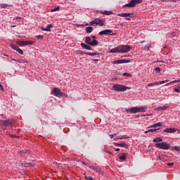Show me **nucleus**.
<instances>
[{"label":"nucleus","mask_w":180,"mask_h":180,"mask_svg":"<svg viewBox=\"0 0 180 180\" xmlns=\"http://www.w3.org/2000/svg\"><path fill=\"white\" fill-rule=\"evenodd\" d=\"M27 153H29V150H25L22 152H19L20 155H23V154H26Z\"/></svg>","instance_id":"38"},{"label":"nucleus","mask_w":180,"mask_h":180,"mask_svg":"<svg viewBox=\"0 0 180 180\" xmlns=\"http://www.w3.org/2000/svg\"><path fill=\"white\" fill-rule=\"evenodd\" d=\"M93 31H94V27H87L86 28V33H92Z\"/></svg>","instance_id":"27"},{"label":"nucleus","mask_w":180,"mask_h":180,"mask_svg":"<svg viewBox=\"0 0 180 180\" xmlns=\"http://www.w3.org/2000/svg\"><path fill=\"white\" fill-rule=\"evenodd\" d=\"M18 46H32L34 44L33 41H20L17 42Z\"/></svg>","instance_id":"10"},{"label":"nucleus","mask_w":180,"mask_h":180,"mask_svg":"<svg viewBox=\"0 0 180 180\" xmlns=\"http://www.w3.org/2000/svg\"><path fill=\"white\" fill-rule=\"evenodd\" d=\"M11 49H13V50H15L17 52L19 51V49H20V48H19V46H16L15 44H11Z\"/></svg>","instance_id":"22"},{"label":"nucleus","mask_w":180,"mask_h":180,"mask_svg":"<svg viewBox=\"0 0 180 180\" xmlns=\"http://www.w3.org/2000/svg\"><path fill=\"white\" fill-rule=\"evenodd\" d=\"M57 11H60V7H56L51 10V12H57Z\"/></svg>","instance_id":"36"},{"label":"nucleus","mask_w":180,"mask_h":180,"mask_svg":"<svg viewBox=\"0 0 180 180\" xmlns=\"http://www.w3.org/2000/svg\"><path fill=\"white\" fill-rule=\"evenodd\" d=\"M11 137H12V139H15L17 136L15 135L12 134V135H11Z\"/></svg>","instance_id":"52"},{"label":"nucleus","mask_w":180,"mask_h":180,"mask_svg":"<svg viewBox=\"0 0 180 180\" xmlns=\"http://www.w3.org/2000/svg\"><path fill=\"white\" fill-rule=\"evenodd\" d=\"M155 146L157 148H160V150H169V148H171V145L167 142L155 143Z\"/></svg>","instance_id":"4"},{"label":"nucleus","mask_w":180,"mask_h":180,"mask_svg":"<svg viewBox=\"0 0 180 180\" xmlns=\"http://www.w3.org/2000/svg\"><path fill=\"white\" fill-rule=\"evenodd\" d=\"M11 49H13V50H15L17 52L19 51V49H20V48H19V46H16L15 44H11Z\"/></svg>","instance_id":"21"},{"label":"nucleus","mask_w":180,"mask_h":180,"mask_svg":"<svg viewBox=\"0 0 180 180\" xmlns=\"http://www.w3.org/2000/svg\"><path fill=\"white\" fill-rule=\"evenodd\" d=\"M131 48L129 45H120L111 49L109 53H129Z\"/></svg>","instance_id":"1"},{"label":"nucleus","mask_w":180,"mask_h":180,"mask_svg":"<svg viewBox=\"0 0 180 180\" xmlns=\"http://www.w3.org/2000/svg\"><path fill=\"white\" fill-rule=\"evenodd\" d=\"M124 139H130L129 136H127V135H124L122 136H117L114 139L115 141H117V140H124Z\"/></svg>","instance_id":"18"},{"label":"nucleus","mask_w":180,"mask_h":180,"mask_svg":"<svg viewBox=\"0 0 180 180\" xmlns=\"http://www.w3.org/2000/svg\"><path fill=\"white\" fill-rule=\"evenodd\" d=\"M116 136V134H110V139H113V137H115Z\"/></svg>","instance_id":"47"},{"label":"nucleus","mask_w":180,"mask_h":180,"mask_svg":"<svg viewBox=\"0 0 180 180\" xmlns=\"http://www.w3.org/2000/svg\"><path fill=\"white\" fill-rule=\"evenodd\" d=\"M169 167H172L174 165V162L167 163V164Z\"/></svg>","instance_id":"48"},{"label":"nucleus","mask_w":180,"mask_h":180,"mask_svg":"<svg viewBox=\"0 0 180 180\" xmlns=\"http://www.w3.org/2000/svg\"><path fill=\"white\" fill-rule=\"evenodd\" d=\"M15 19L18 20V19H22V17H16L15 18H14V20Z\"/></svg>","instance_id":"54"},{"label":"nucleus","mask_w":180,"mask_h":180,"mask_svg":"<svg viewBox=\"0 0 180 180\" xmlns=\"http://www.w3.org/2000/svg\"><path fill=\"white\" fill-rule=\"evenodd\" d=\"M85 54H86L87 56H99V53H96V52H93V53H91V52H87V53H85Z\"/></svg>","instance_id":"28"},{"label":"nucleus","mask_w":180,"mask_h":180,"mask_svg":"<svg viewBox=\"0 0 180 180\" xmlns=\"http://www.w3.org/2000/svg\"><path fill=\"white\" fill-rule=\"evenodd\" d=\"M146 116H153V114H146Z\"/></svg>","instance_id":"57"},{"label":"nucleus","mask_w":180,"mask_h":180,"mask_svg":"<svg viewBox=\"0 0 180 180\" xmlns=\"http://www.w3.org/2000/svg\"><path fill=\"white\" fill-rule=\"evenodd\" d=\"M80 53H81V54H85V53H86V52H82V51H81Z\"/></svg>","instance_id":"60"},{"label":"nucleus","mask_w":180,"mask_h":180,"mask_svg":"<svg viewBox=\"0 0 180 180\" xmlns=\"http://www.w3.org/2000/svg\"><path fill=\"white\" fill-rule=\"evenodd\" d=\"M11 60H12V61H15V59H13V58H11Z\"/></svg>","instance_id":"63"},{"label":"nucleus","mask_w":180,"mask_h":180,"mask_svg":"<svg viewBox=\"0 0 180 180\" xmlns=\"http://www.w3.org/2000/svg\"><path fill=\"white\" fill-rule=\"evenodd\" d=\"M131 113H138L137 107H133L129 110Z\"/></svg>","instance_id":"24"},{"label":"nucleus","mask_w":180,"mask_h":180,"mask_svg":"<svg viewBox=\"0 0 180 180\" xmlns=\"http://www.w3.org/2000/svg\"><path fill=\"white\" fill-rule=\"evenodd\" d=\"M81 46L83 47V49H85L86 50H92V48L91 47V46L86 44L84 43H82L81 44Z\"/></svg>","instance_id":"19"},{"label":"nucleus","mask_w":180,"mask_h":180,"mask_svg":"<svg viewBox=\"0 0 180 180\" xmlns=\"http://www.w3.org/2000/svg\"><path fill=\"white\" fill-rule=\"evenodd\" d=\"M161 126H162V123L157 122L152 124L150 127H148V129H155V127H161Z\"/></svg>","instance_id":"17"},{"label":"nucleus","mask_w":180,"mask_h":180,"mask_svg":"<svg viewBox=\"0 0 180 180\" xmlns=\"http://www.w3.org/2000/svg\"><path fill=\"white\" fill-rule=\"evenodd\" d=\"M178 1H180V0H176V2H178Z\"/></svg>","instance_id":"64"},{"label":"nucleus","mask_w":180,"mask_h":180,"mask_svg":"<svg viewBox=\"0 0 180 180\" xmlns=\"http://www.w3.org/2000/svg\"><path fill=\"white\" fill-rule=\"evenodd\" d=\"M15 61L17 63H23V61H22V60H20V59L15 60Z\"/></svg>","instance_id":"46"},{"label":"nucleus","mask_w":180,"mask_h":180,"mask_svg":"<svg viewBox=\"0 0 180 180\" xmlns=\"http://www.w3.org/2000/svg\"><path fill=\"white\" fill-rule=\"evenodd\" d=\"M178 82H180V79L171 82V84H178Z\"/></svg>","instance_id":"41"},{"label":"nucleus","mask_w":180,"mask_h":180,"mask_svg":"<svg viewBox=\"0 0 180 180\" xmlns=\"http://www.w3.org/2000/svg\"><path fill=\"white\" fill-rule=\"evenodd\" d=\"M157 130H160V129H150L148 131H146L145 134H147V133H154V131H157Z\"/></svg>","instance_id":"25"},{"label":"nucleus","mask_w":180,"mask_h":180,"mask_svg":"<svg viewBox=\"0 0 180 180\" xmlns=\"http://www.w3.org/2000/svg\"><path fill=\"white\" fill-rule=\"evenodd\" d=\"M172 150H174L175 151L179 152L180 151V147L175 146L172 148Z\"/></svg>","instance_id":"32"},{"label":"nucleus","mask_w":180,"mask_h":180,"mask_svg":"<svg viewBox=\"0 0 180 180\" xmlns=\"http://www.w3.org/2000/svg\"><path fill=\"white\" fill-rule=\"evenodd\" d=\"M162 141V139L160 137H157L153 139V143H161Z\"/></svg>","instance_id":"26"},{"label":"nucleus","mask_w":180,"mask_h":180,"mask_svg":"<svg viewBox=\"0 0 180 180\" xmlns=\"http://www.w3.org/2000/svg\"><path fill=\"white\" fill-rule=\"evenodd\" d=\"M0 90L4 91V87L2 86V84L0 83Z\"/></svg>","instance_id":"50"},{"label":"nucleus","mask_w":180,"mask_h":180,"mask_svg":"<svg viewBox=\"0 0 180 180\" xmlns=\"http://www.w3.org/2000/svg\"><path fill=\"white\" fill-rule=\"evenodd\" d=\"M147 111V107H139V108H137V112L138 113L140 112H146Z\"/></svg>","instance_id":"20"},{"label":"nucleus","mask_w":180,"mask_h":180,"mask_svg":"<svg viewBox=\"0 0 180 180\" xmlns=\"http://www.w3.org/2000/svg\"><path fill=\"white\" fill-rule=\"evenodd\" d=\"M91 38L94 39V40H96V37L95 36H91Z\"/></svg>","instance_id":"53"},{"label":"nucleus","mask_w":180,"mask_h":180,"mask_svg":"<svg viewBox=\"0 0 180 180\" xmlns=\"http://www.w3.org/2000/svg\"><path fill=\"white\" fill-rule=\"evenodd\" d=\"M120 147H122L123 148H129V145L126 143H120Z\"/></svg>","instance_id":"29"},{"label":"nucleus","mask_w":180,"mask_h":180,"mask_svg":"<svg viewBox=\"0 0 180 180\" xmlns=\"http://www.w3.org/2000/svg\"><path fill=\"white\" fill-rule=\"evenodd\" d=\"M36 37L38 39V40H41V39H44L43 36L41 35H37Z\"/></svg>","instance_id":"43"},{"label":"nucleus","mask_w":180,"mask_h":180,"mask_svg":"<svg viewBox=\"0 0 180 180\" xmlns=\"http://www.w3.org/2000/svg\"><path fill=\"white\" fill-rule=\"evenodd\" d=\"M103 151H105V153H107L108 154H112L111 152H110L109 150L104 149Z\"/></svg>","instance_id":"45"},{"label":"nucleus","mask_w":180,"mask_h":180,"mask_svg":"<svg viewBox=\"0 0 180 180\" xmlns=\"http://www.w3.org/2000/svg\"><path fill=\"white\" fill-rule=\"evenodd\" d=\"M51 27H53V25L49 24L47 25L46 28L41 27V30H42L43 32H51Z\"/></svg>","instance_id":"15"},{"label":"nucleus","mask_w":180,"mask_h":180,"mask_svg":"<svg viewBox=\"0 0 180 180\" xmlns=\"http://www.w3.org/2000/svg\"><path fill=\"white\" fill-rule=\"evenodd\" d=\"M1 6L3 8H8V5H6V4H1Z\"/></svg>","instance_id":"44"},{"label":"nucleus","mask_w":180,"mask_h":180,"mask_svg":"<svg viewBox=\"0 0 180 180\" xmlns=\"http://www.w3.org/2000/svg\"><path fill=\"white\" fill-rule=\"evenodd\" d=\"M162 2H176V0H161Z\"/></svg>","instance_id":"37"},{"label":"nucleus","mask_w":180,"mask_h":180,"mask_svg":"<svg viewBox=\"0 0 180 180\" xmlns=\"http://www.w3.org/2000/svg\"><path fill=\"white\" fill-rule=\"evenodd\" d=\"M117 16H120L121 18H133V13H122L117 14Z\"/></svg>","instance_id":"13"},{"label":"nucleus","mask_w":180,"mask_h":180,"mask_svg":"<svg viewBox=\"0 0 180 180\" xmlns=\"http://www.w3.org/2000/svg\"><path fill=\"white\" fill-rule=\"evenodd\" d=\"M155 85H158V83H157V82L153 83H149L148 84H147L146 88H148L150 86H155Z\"/></svg>","instance_id":"30"},{"label":"nucleus","mask_w":180,"mask_h":180,"mask_svg":"<svg viewBox=\"0 0 180 180\" xmlns=\"http://www.w3.org/2000/svg\"><path fill=\"white\" fill-rule=\"evenodd\" d=\"M174 92H176V94H179L180 93V86H178L177 87H176L174 89Z\"/></svg>","instance_id":"35"},{"label":"nucleus","mask_w":180,"mask_h":180,"mask_svg":"<svg viewBox=\"0 0 180 180\" xmlns=\"http://www.w3.org/2000/svg\"><path fill=\"white\" fill-rule=\"evenodd\" d=\"M4 56H5L6 57H8V56L7 54H4Z\"/></svg>","instance_id":"62"},{"label":"nucleus","mask_w":180,"mask_h":180,"mask_svg":"<svg viewBox=\"0 0 180 180\" xmlns=\"http://www.w3.org/2000/svg\"><path fill=\"white\" fill-rule=\"evenodd\" d=\"M141 0H131L129 4L124 5L126 8H134L136 5H139V4H141Z\"/></svg>","instance_id":"5"},{"label":"nucleus","mask_w":180,"mask_h":180,"mask_svg":"<svg viewBox=\"0 0 180 180\" xmlns=\"http://www.w3.org/2000/svg\"><path fill=\"white\" fill-rule=\"evenodd\" d=\"M127 89H130V87L120 84H115L112 88V91H116L117 92H124Z\"/></svg>","instance_id":"2"},{"label":"nucleus","mask_w":180,"mask_h":180,"mask_svg":"<svg viewBox=\"0 0 180 180\" xmlns=\"http://www.w3.org/2000/svg\"><path fill=\"white\" fill-rule=\"evenodd\" d=\"M115 151H120V148L115 149Z\"/></svg>","instance_id":"58"},{"label":"nucleus","mask_w":180,"mask_h":180,"mask_svg":"<svg viewBox=\"0 0 180 180\" xmlns=\"http://www.w3.org/2000/svg\"><path fill=\"white\" fill-rule=\"evenodd\" d=\"M51 94H53L54 96H56L58 98L63 96V93L61 92V90L57 87L53 89V91H51Z\"/></svg>","instance_id":"11"},{"label":"nucleus","mask_w":180,"mask_h":180,"mask_svg":"<svg viewBox=\"0 0 180 180\" xmlns=\"http://www.w3.org/2000/svg\"><path fill=\"white\" fill-rule=\"evenodd\" d=\"M98 34L99 36H103L104 34L105 35L110 34V36H116V33H113V31L112 30H105L101 31Z\"/></svg>","instance_id":"9"},{"label":"nucleus","mask_w":180,"mask_h":180,"mask_svg":"<svg viewBox=\"0 0 180 180\" xmlns=\"http://www.w3.org/2000/svg\"><path fill=\"white\" fill-rule=\"evenodd\" d=\"M164 133H175L176 129L175 128H167L166 129L163 130Z\"/></svg>","instance_id":"16"},{"label":"nucleus","mask_w":180,"mask_h":180,"mask_svg":"<svg viewBox=\"0 0 180 180\" xmlns=\"http://www.w3.org/2000/svg\"><path fill=\"white\" fill-rule=\"evenodd\" d=\"M122 75H123V77H127V78H131V77H132L131 74L128 73V72L123 73Z\"/></svg>","instance_id":"31"},{"label":"nucleus","mask_w":180,"mask_h":180,"mask_svg":"<svg viewBox=\"0 0 180 180\" xmlns=\"http://www.w3.org/2000/svg\"><path fill=\"white\" fill-rule=\"evenodd\" d=\"M148 50H150V49H151V45H149L148 47H147Z\"/></svg>","instance_id":"55"},{"label":"nucleus","mask_w":180,"mask_h":180,"mask_svg":"<svg viewBox=\"0 0 180 180\" xmlns=\"http://www.w3.org/2000/svg\"><path fill=\"white\" fill-rule=\"evenodd\" d=\"M126 20H131V19H130V18L127 17V18H126Z\"/></svg>","instance_id":"56"},{"label":"nucleus","mask_w":180,"mask_h":180,"mask_svg":"<svg viewBox=\"0 0 180 180\" xmlns=\"http://www.w3.org/2000/svg\"><path fill=\"white\" fill-rule=\"evenodd\" d=\"M168 106H160L158 108H156V110L158 111H161V110H166V109H168Z\"/></svg>","instance_id":"23"},{"label":"nucleus","mask_w":180,"mask_h":180,"mask_svg":"<svg viewBox=\"0 0 180 180\" xmlns=\"http://www.w3.org/2000/svg\"><path fill=\"white\" fill-rule=\"evenodd\" d=\"M84 175H85V179H86V180H94V178H92V176H87L85 174H84Z\"/></svg>","instance_id":"34"},{"label":"nucleus","mask_w":180,"mask_h":180,"mask_svg":"<svg viewBox=\"0 0 180 180\" xmlns=\"http://www.w3.org/2000/svg\"><path fill=\"white\" fill-rule=\"evenodd\" d=\"M85 43H86V44H89V46H98V42L96 39H94L91 41L90 37H86Z\"/></svg>","instance_id":"6"},{"label":"nucleus","mask_w":180,"mask_h":180,"mask_svg":"<svg viewBox=\"0 0 180 180\" xmlns=\"http://www.w3.org/2000/svg\"><path fill=\"white\" fill-rule=\"evenodd\" d=\"M84 165H88L89 168L93 169L94 171H96L98 174H101V175H103V172H102V169L99 167V166H92L91 165L85 164L84 163Z\"/></svg>","instance_id":"8"},{"label":"nucleus","mask_w":180,"mask_h":180,"mask_svg":"<svg viewBox=\"0 0 180 180\" xmlns=\"http://www.w3.org/2000/svg\"><path fill=\"white\" fill-rule=\"evenodd\" d=\"M104 26L105 25V20L103 19H101L99 18H96L93 21H91L89 24H86V26L90 25V26Z\"/></svg>","instance_id":"3"},{"label":"nucleus","mask_w":180,"mask_h":180,"mask_svg":"<svg viewBox=\"0 0 180 180\" xmlns=\"http://www.w3.org/2000/svg\"><path fill=\"white\" fill-rule=\"evenodd\" d=\"M165 82H167V81L164 80V81H162V82H157V84H158H158L162 85V84H165Z\"/></svg>","instance_id":"40"},{"label":"nucleus","mask_w":180,"mask_h":180,"mask_svg":"<svg viewBox=\"0 0 180 180\" xmlns=\"http://www.w3.org/2000/svg\"><path fill=\"white\" fill-rule=\"evenodd\" d=\"M98 13L101 15H106L109 16V15H113V11H98Z\"/></svg>","instance_id":"14"},{"label":"nucleus","mask_w":180,"mask_h":180,"mask_svg":"<svg viewBox=\"0 0 180 180\" xmlns=\"http://www.w3.org/2000/svg\"><path fill=\"white\" fill-rule=\"evenodd\" d=\"M13 122L11 120H0V126L1 127H4V126L5 127H11V126H12Z\"/></svg>","instance_id":"7"},{"label":"nucleus","mask_w":180,"mask_h":180,"mask_svg":"<svg viewBox=\"0 0 180 180\" xmlns=\"http://www.w3.org/2000/svg\"><path fill=\"white\" fill-rule=\"evenodd\" d=\"M127 154H123V155L120 157V160H121L122 161H124V160H126V157H127Z\"/></svg>","instance_id":"33"},{"label":"nucleus","mask_w":180,"mask_h":180,"mask_svg":"<svg viewBox=\"0 0 180 180\" xmlns=\"http://www.w3.org/2000/svg\"><path fill=\"white\" fill-rule=\"evenodd\" d=\"M155 71L156 72H158V74H160V73L161 72V69H160V68H156L155 69Z\"/></svg>","instance_id":"39"},{"label":"nucleus","mask_w":180,"mask_h":180,"mask_svg":"<svg viewBox=\"0 0 180 180\" xmlns=\"http://www.w3.org/2000/svg\"><path fill=\"white\" fill-rule=\"evenodd\" d=\"M11 27H16V25H11Z\"/></svg>","instance_id":"61"},{"label":"nucleus","mask_w":180,"mask_h":180,"mask_svg":"<svg viewBox=\"0 0 180 180\" xmlns=\"http://www.w3.org/2000/svg\"><path fill=\"white\" fill-rule=\"evenodd\" d=\"M127 63H130V60L120 59V60H114L112 62V64H126Z\"/></svg>","instance_id":"12"},{"label":"nucleus","mask_w":180,"mask_h":180,"mask_svg":"<svg viewBox=\"0 0 180 180\" xmlns=\"http://www.w3.org/2000/svg\"><path fill=\"white\" fill-rule=\"evenodd\" d=\"M115 146L116 147H120V143H115Z\"/></svg>","instance_id":"51"},{"label":"nucleus","mask_w":180,"mask_h":180,"mask_svg":"<svg viewBox=\"0 0 180 180\" xmlns=\"http://www.w3.org/2000/svg\"><path fill=\"white\" fill-rule=\"evenodd\" d=\"M93 61L96 62L98 61V59H94Z\"/></svg>","instance_id":"59"},{"label":"nucleus","mask_w":180,"mask_h":180,"mask_svg":"<svg viewBox=\"0 0 180 180\" xmlns=\"http://www.w3.org/2000/svg\"><path fill=\"white\" fill-rule=\"evenodd\" d=\"M18 53H19V54H20L21 56H23V51L20 48V49H18Z\"/></svg>","instance_id":"42"},{"label":"nucleus","mask_w":180,"mask_h":180,"mask_svg":"<svg viewBox=\"0 0 180 180\" xmlns=\"http://www.w3.org/2000/svg\"><path fill=\"white\" fill-rule=\"evenodd\" d=\"M171 84H173V83H171V82H170L169 83L165 84V86H169V85H171Z\"/></svg>","instance_id":"49"}]
</instances>
